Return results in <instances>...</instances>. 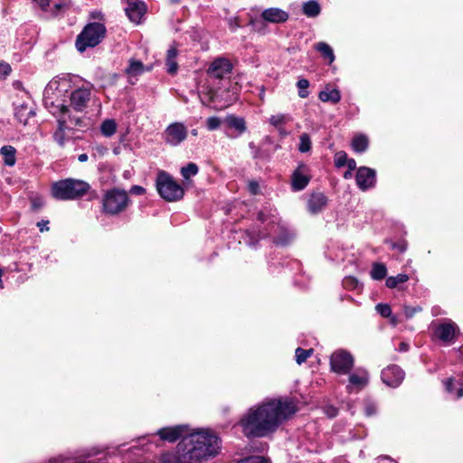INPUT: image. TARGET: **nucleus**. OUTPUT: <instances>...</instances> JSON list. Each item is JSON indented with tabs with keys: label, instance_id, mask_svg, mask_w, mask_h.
Returning a JSON list of instances; mask_svg holds the SVG:
<instances>
[{
	"label": "nucleus",
	"instance_id": "2",
	"mask_svg": "<svg viewBox=\"0 0 463 463\" xmlns=\"http://www.w3.org/2000/svg\"><path fill=\"white\" fill-rule=\"evenodd\" d=\"M221 449V439L213 431L200 429L184 437L173 451L161 457L162 463H203L216 456Z\"/></svg>",
	"mask_w": 463,
	"mask_h": 463
},
{
	"label": "nucleus",
	"instance_id": "19",
	"mask_svg": "<svg viewBox=\"0 0 463 463\" xmlns=\"http://www.w3.org/2000/svg\"><path fill=\"white\" fill-rule=\"evenodd\" d=\"M261 17L267 22L279 24L286 22L288 14L279 8H268L262 12Z\"/></svg>",
	"mask_w": 463,
	"mask_h": 463
},
{
	"label": "nucleus",
	"instance_id": "44",
	"mask_svg": "<svg viewBox=\"0 0 463 463\" xmlns=\"http://www.w3.org/2000/svg\"><path fill=\"white\" fill-rule=\"evenodd\" d=\"M343 285L347 289H354L358 286V280L354 277H345L343 279Z\"/></svg>",
	"mask_w": 463,
	"mask_h": 463
},
{
	"label": "nucleus",
	"instance_id": "42",
	"mask_svg": "<svg viewBox=\"0 0 463 463\" xmlns=\"http://www.w3.org/2000/svg\"><path fill=\"white\" fill-rule=\"evenodd\" d=\"M347 154L345 151H339L335 155V165L338 168L343 167L347 163Z\"/></svg>",
	"mask_w": 463,
	"mask_h": 463
},
{
	"label": "nucleus",
	"instance_id": "58",
	"mask_svg": "<svg viewBox=\"0 0 463 463\" xmlns=\"http://www.w3.org/2000/svg\"><path fill=\"white\" fill-rule=\"evenodd\" d=\"M48 223H49L48 222L42 221L37 223V226L40 228L41 232L48 231L49 230Z\"/></svg>",
	"mask_w": 463,
	"mask_h": 463
},
{
	"label": "nucleus",
	"instance_id": "54",
	"mask_svg": "<svg viewBox=\"0 0 463 463\" xmlns=\"http://www.w3.org/2000/svg\"><path fill=\"white\" fill-rule=\"evenodd\" d=\"M228 23H229V27L232 31H235L238 27H240V24L236 17L230 18Z\"/></svg>",
	"mask_w": 463,
	"mask_h": 463
},
{
	"label": "nucleus",
	"instance_id": "30",
	"mask_svg": "<svg viewBox=\"0 0 463 463\" xmlns=\"http://www.w3.org/2000/svg\"><path fill=\"white\" fill-rule=\"evenodd\" d=\"M292 118L288 114H277L272 115L269 122L270 125L274 126L277 128H281L285 124L291 121Z\"/></svg>",
	"mask_w": 463,
	"mask_h": 463
},
{
	"label": "nucleus",
	"instance_id": "1",
	"mask_svg": "<svg viewBox=\"0 0 463 463\" xmlns=\"http://www.w3.org/2000/svg\"><path fill=\"white\" fill-rule=\"evenodd\" d=\"M297 411L288 399H271L250 407L240 420L247 438H263L275 432L279 425Z\"/></svg>",
	"mask_w": 463,
	"mask_h": 463
},
{
	"label": "nucleus",
	"instance_id": "27",
	"mask_svg": "<svg viewBox=\"0 0 463 463\" xmlns=\"http://www.w3.org/2000/svg\"><path fill=\"white\" fill-rule=\"evenodd\" d=\"M369 140L364 135H356L352 140V148L357 153H363L368 148Z\"/></svg>",
	"mask_w": 463,
	"mask_h": 463
},
{
	"label": "nucleus",
	"instance_id": "11",
	"mask_svg": "<svg viewBox=\"0 0 463 463\" xmlns=\"http://www.w3.org/2000/svg\"><path fill=\"white\" fill-rule=\"evenodd\" d=\"M90 86L84 85L71 91L70 95L71 107L78 112L83 111L90 100Z\"/></svg>",
	"mask_w": 463,
	"mask_h": 463
},
{
	"label": "nucleus",
	"instance_id": "8",
	"mask_svg": "<svg viewBox=\"0 0 463 463\" xmlns=\"http://www.w3.org/2000/svg\"><path fill=\"white\" fill-rule=\"evenodd\" d=\"M129 202L126 191L117 188L109 190L102 199L103 212L109 215H118L128 208Z\"/></svg>",
	"mask_w": 463,
	"mask_h": 463
},
{
	"label": "nucleus",
	"instance_id": "43",
	"mask_svg": "<svg viewBox=\"0 0 463 463\" xmlns=\"http://www.w3.org/2000/svg\"><path fill=\"white\" fill-rule=\"evenodd\" d=\"M377 312L383 317H391L392 308L388 304H378L375 307Z\"/></svg>",
	"mask_w": 463,
	"mask_h": 463
},
{
	"label": "nucleus",
	"instance_id": "10",
	"mask_svg": "<svg viewBox=\"0 0 463 463\" xmlns=\"http://www.w3.org/2000/svg\"><path fill=\"white\" fill-rule=\"evenodd\" d=\"M187 136L188 130L184 124L175 122L166 127L163 133V139L166 144L176 146L184 141Z\"/></svg>",
	"mask_w": 463,
	"mask_h": 463
},
{
	"label": "nucleus",
	"instance_id": "12",
	"mask_svg": "<svg viewBox=\"0 0 463 463\" xmlns=\"http://www.w3.org/2000/svg\"><path fill=\"white\" fill-rule=\"evenodd\" d=\"M435 335L445 344H452L455 336L458 334V326L451 320L434 326Z\"/></svg>",
	"mask_w": 463,
	"mask_h": 463
},
{
	"label": "nucleus",
	"instance_id": "24",
	"mask_svg": "<svg viewBox=\"0 0 463 463\" xmlns=\"http://www.w3.org/2000/svg\"><path fill=\"white\" fill-rule=\"evenodd\" d=\"M178 52L176 47L171 46L166 53L165 65L167 66V72L175 74L177 71L178 65L176 62Z\"/></svg>",
	"mask_w": 463,
	"mask_h": 463
},
{
	"label": "nucleus",
	"instance_id": "51",
	"mask_svg": "<svg viewBox=\"0 0 463 463\" xmlns=\"http://www.w3.org/2000/svg\"><path fill=\"white\" fill-rule=\"evenodd\" d=\"M146 192V189L140 185H133L130 188V193L133 194L142 195Z\"/></svg>",
	"mask_w": 463,
	"mask_h": 463
},
{
	"label": "nucleus",
	"instance_id": "45",
	"mask_svg": "<svg viewBox=\"0 0 463 463\" xmlns=\"http://www.w3.org/2000/svg\"><path fill=\"white\" fill-rule=\"evenodd\" d=\"M238 463H268L267 459L260 456H251L241 459Z\"/></svg>",
	"mask_w": 463,
	"mask_h": 463
},
{
	"label": "nucleus",
	"instance_id": "3",
	"mask_svg": "<svg viewBox=\"0 0 463 463\" xmlns=\"http://www.w3.org/2000/svg\"><path fill=\"white\" fill-rule=\"evenodd\" d=\"M232 63L226 58L215 59L207 70V80L203 86L199 98L203 105L210 106L215 102L218 96V87H215V80H223L229 78L232 71Z\"/></svg>",
	"mask_w": 463,
	"mask_h": 463
},
{
	"label": "nucleus",
	"instance_id": "5",
	"mask_svg": "<svg viewBox=\"0 0 463 463\" xmlns=\"http://www.w3.org/2000/svg\"><path fill=\"white\" fill-rule=\"evenodd\" d=\"M90 188V184L83 180L67 178L52 184L51 194L57 200L69 201L82 197Z\"/></svg>",
	"mask_w": 463,
	"mask_h": 463
},
{
	"label": "nucleus",
	"instance_id": "40",
	"mask_svg": "<svg viewBox=\"0 0 463 463\" xmlns=\"http://www.w3.org/2000/svg\"><path fill=\"white\" fill-rule=\"evenodd\" d=\"M445 387L448 392L453 393L456 391V398H461L463 396V388H456L455 382L452 378L448 379L445 382Z\"/></svg>",
	"mask_w": 463,
	"mask_h": 463
},
{
	"label": "nucleus",
	"instance_id": "62",
	"mask_svg": "<svg viewBox=\"0 0 463 463\" xmlns=\"http://www.w3.org/2000/svg\"><path fill=\"white\" fill-rule=\"evenodd\" d=\"M259 97L260 99L263 101L264 100V97H265V88L264 86H261L260 89V94H259Z\"/></svg>",
	"mask_w": 463,
	"mask_h": 463
},
{
	"label": "nucleus",
	"instance_id": "32",
	"mask_svg": "<svg viewBox=\"0 0 463 463\" xmlns=\"http://www.w3.org/2000/svg\"><path fill=\"white\" fill-rule=\"evenodd\" d=\"M387 269L386 266L383 263H373L371 277L375 280H381L386 277Z\"/></svg>",
	"mask_w": 463,
	"mask_h": 463
},
{
	"label": "nucleus",
	"instance_id": "17",
	"mask_svg": "<svg viewBox=\"0 0 463 463\" xmlns=\"http://www.w3.org/2000/svg\"><path fill=\"white\" fill-rule=\"evenodd\" d=\"M308 168L300 165L292 175V188L295 191L303 190L309 183Z\"/></svg>",
	"mask_w": 463,
	"mask_h": 463
},
{
	"label": "nucleus",
	"instance_id": "53",
	"mask_svg": "<svg viewBox=\"0 0 463 463\" xmlns=\"http://www.w3.org/2000/svg\"><path fill=\"white\" fill-rule=\"evenodd\" d=\"M42 10H47L50 5V0H33Z\"/></svg>",
	"mask_w": 463,
	"mask_h": 463
},
{
	"label": "nucleus",
	"instance_id": "18",
	"mask_svg": "<svg viewBox=\"0 0 463 463\" xmlns=\"http://www.w3.org/2000/svg\"><path fill=\"white\" fill-rule=\"evenodd\" d=\"M185 425H177L174 427H165L157 430L156 434L162 440L175 442L183 436L186 430Z\"/></svg>",
	"mask_w": 463,
	"mask_h": 463
},
{
	"label": "nucleus",
	"instance_id": "61",
	"mask_svg": "<svg viewBox=\"0 0 463 463\" xmlns=\"http://www.w3.org/2000/svg\"><path fill=\"white\" fill-rule=\"evenodd\" d=\"M258 220L260 222H265L267 220L266 215L262 211L258 213Z\"/></svg>",
	"mask_w": 463,
	"mask_h": 463
},
{
	"label": "nucleus",
	"instance_id": "14",
	"mask_svg": "<svg viewBox=\"0 0 463 463\" xmlns=\"http://www.w3.org/2000/svg\"><path fill=\"white\" fill-rule=\"evenodd\" d=\"M404 372L398 365H389L382 371L383 382L390 387H398L404 379Z\"/></svg>",
	"mask_w": 463,
	"mask_h": 463
},
{
	"label": "nucleus",
	"instance_id": "20",
	"mask_svg": "<svg viewBox=\"0 0 463 463\" xmlns=\"http://www.w3.org/2000/svg\"><path fill=\"white\" fill-rule=\"evenodd\" d=\"M327 203L326 196L322 193H314L310 195L307 207L310 213H317L321 212Z\"/></svg>",
	"mask_w": 463,
	"mask_h": 463
},
{
	"label": "nucleus",
	"instance_id": "48",
	"mask_svg": "<svg viewBox=\"0 0 463 463\" xmlns=\"http://www.w3.org/2000/svg\"><path fill=\"white\" fill-rule=\"evenodd\" d=\"M11 72V66L3 61H0V76H7Z\"/></svg>",
	"mask_w": 463,
	"mask_h": 463
},
{
	"label": "nucleus",
	"instance_id": "16",
	"mask_svg": "<svg viewBox=\"0 0 463 463\" xmlns=\"http://www.w3.org/2000/svg\"><path fill=\"white\" fill-rule=\"evenodd\" d=\"M125 11L130 21L138 24L146 13V5L139 0H128Z\"/></svg>",
	"mask_w": 463,
	"mask_h": 463
},
{
	"label": "nucleus",
	"instance_id": "49",
	"mask_svg": "<svg viewBox=\"0 0 463 463\" xmlns=\"http://www.w3.org/2000/svg\"><path fill=\"white\" fill-rule=\"evenodd\" d=\"M53 7H54V11H53V13H54L55 14H59L60 12H61V11H63V10L67 9V8L69 7V5H68L66 2H61V3L55 4V5H53Z\"/></svg>",
	"mask_w": 463,
	"mask_h": 463
},
{
	"label": "nucleus",
	"instance_id": "35",
	"mask_svg": "<svg viewBox=\"0 0 463 463\" xmlns=\"http://www.w3.org/2000/svg\"><path fill=\"white\" fill-rule=\"evenodd\" d=\"M293 238H294L293 232L287 231V230H282L281 234L279 236L274 238L273 241H274V243H276L278 245L284 246V245L288 244L292 241Z\"/></svg>",
	"mask_w": 463,
	"mask_h": 463
},
{
	"label": "nucleus",
	"instance_id": "60",
	"mask_svg": "<svg viewBox=\"0 0 463 463\" xmlns=\"http://www.w3.org/2000/svg\"><path fill=\"white\" fill-rule=\"evenodd\" d=\"M88 155L87 154H80L78 157V160L81 163H84L88 160Z\"/></svg>",
	"mask_w": 463,
	"mask_h": 463
},
{
	"label": "nucleus",
	"instance_id": "41",
	"mask_svg": "<svg viewBox=\"0 0 463 463\" xmlns=\"http://www.w3.org/2000/svg\"><path fill=\"white\" fill-rule=\"evenodd\" d=\"M222 122L223 121L219 117L213 116L206 119L205 124L209 131H213L218 129Z\"/></svg>",
	"mask_w": 463,
	"mask_h": 463
},
{
	"label": "nucleus",
	"instance_id": "34",
	"mask_svg": "<svg viewBox=\"0 0 463 463\" xmlns=\"http://www.w3.org/2000/svg\"><path fill=\"white\" fill-rule=\"evenodd\" d=\"M100 130L105 137H111L117 130L116 122L112 119H106L101 124Z\"/></svg>",
	"mask_w": 463,
	"mask_h": 463
},
{
	"label": "nucleus",
	"instance_id": "52",
	"mask_svg": "<svg viewBox=\"0 0 463 463\" xmlns=\"http://www.w3.org/2000/svg\"><path fill=\"white\" fill-rule=\"evenodd\" d=\"M392 249L398 250L400 252H404L407 249V244L404 241L392 243Z\"/></svg>",
	"mask_w": 463,
	"mask_h": 463
},
{
	"label": "nucleus",
	"instance_id": "4",
	"mask_svg": "<svg viewBox=\"0 0 463 463\" xmlns=\"http://www.w3.org/2000/svg\"><path fill=\"white\" fill-rule=\"evenodd\" d=\"M61 90H58V82L51 81L45 88L43 92V103L45 108L54 117L59 118L68 117L70 123L72 126H80L81 119L79 117L73 116L68 106L64 105L61 100L56 99Z\"/></svg>",
	"mask_w": 463,
	"mask_h": 463
},
{
	"label": "nucleus",
	"instance_id": "37",
	"mask_svg": "<svg viewBox=\"0 0 463 463\" xmlns=\"http://www.w3.org/2000/svg\"><path fill=\"white\" fill-rule=\"evenodd\" d=\"M313 349L312 348H309V349H303L301 347H298L295 351V354H296V362L298 364H301L303 363H305L307 361V359L308 357L311 356V354H313Z\"/></svg>",
	"mask_w": 463,
	"mask_h": 463
},
{
	"label": "nucleus",
	"instance_id": "50",
	"mask_svg": "<svg viewBox=\"0 0 463 463\" xmlns=\"http://www.w3.org/2000/svg\"><path fill=\"white\" fill-rule=\"evenodd\" d=\"M248 187H249L250 192L252 194H257L259 193L260 186H259L258 182H256V181H250L249 184H248Z\"/></svg>",
	"mask_w": 463,
	"mask_h": 463
},
{
	"label": "nucleus",
	"instance_id": "15",
	"mask_svg": "<svg viewBox=\"0 0 463 463\" xmlns=\"http://www.w3.org/2000/svg\"><path fill=\"white\" fill-rule=\"evenodd\" d=\"M355 179L359 189L366 191L375 185L376 172L370 167L361 166L357 169Z\"/></svg>",
	"mask_w": 463,
	"mask_h": 463
},
{
	"label": "nucleus",
	"instance_id": "26",
	"mask_svg": "<svg viewBox=\"0 0 463 463\" xmlns=\"http://www.w3.org/2000/svg\"><path fill=\"white\" fill-rule=\"evenodd\" d=\"M318 98L323 102L337 103L341 99L340 91L336 89L325 90L319 92Z\"/></svg>",
	"mask_w": 463,
	"mask_h": 463
},
{
	"label": "nucleus",
	"instance_id": "38",
	"mask_svg": "<svg viewBox=\"0 0 463 463\" xmlns=\"http://www.w3.org/2000/svg\"><path fill=\"white\" fill-rule=\"evenodd\" d=\"M312 143L308 134L302 133L299 137L298 150L301 153H307L311 149Z\"/></svg>",
	"mask_w": 463,
	"mask_h": 463
},
{
	"label": "nucleus",
	"instance_id": "7",
	"mask_svg": "<svg viewBox=\"0 0 463 463\" xmlns=\"http://www.w3.org/2000/svg\"><path fill=\"white\" fill-rule=\"evenodd\" d=\"M106 33L105 26L100 23H91L86 25L83 31L76 39V48L83 52L87 48L95 47L104 38Z\"/></svg>",
	"mask_w": 463,
	"mask_h": 463
},
{
	"label": "nucleus",
	"instance_id": "22",
	"mask_svg": "<svg viewBox=\"0 0 463 463\" xmlns=\"http://www.w3.org/2000/svg\"><path fill=\"white\" fill-rule=\"evenodd\" d=\"M223 122L231 128L237 131L238 135L244 133L247 129L246 122L243 118L235 115L227 116Z\"/></svg>",
	"mask_w": 463,
	"mask_h": 463
},
{
	"label": "nucleus",
	"instance_id": "57",
	"mask_svg": "<svg viewBox=\"0 0 463 463\" xmlns=\"http://www.w3.org/2000/svg\"><path fill=\"white\" fill-rule=\"evenodd\" d=\"M67 459V457L60 455L56 458H53L50 460V463H62Z\"/></svg>",
	"mask_w": 463,
	"mask_h": 463
},
{
	"label": "nucleus",
	"instance_id": "33",
	"mask_svg": "<svg viewBox=\"0 0 463 463\" xmlns=\"http://www.w3.org/2000/svg\"><path fill=\"white\" fill-rule=\"evenodd\" d=\"M408 280L409 276L407 274H398L397 276L387 278L385 284L389 288H395L399 284L405 283Z\"/></svg>",
	"mask_w": 463,
	"mask_h": 463
},
{
	"label": "nucleus",
	"instance_id": "21",
	"mask_svg": "<svg viewBox=\"0 0 463 463\" xmlns=\"http://www.w3.org/2000/svg\"><path fill=\"white\" fill-rule=\"evenodd\" d=\"M57 122L58 128L53 133V139L59 146H63L65 144V129L73 128L74 126L70 123L68 117L59 118Z\"/></svg>",
	"mask_w": 463,
	"mask_h": 463
},
{
	"label": "nucleus",
	"instance_id": "46",
	"mask_svg": "<svg viewBox=\"0 0 463 463\" xmlns=\"http://www.w3.org/2000/svg\"><path fill=\"white\" fill-rule=\"evenodd\" d=\"M377 408L373 402H366L364 405V413L366 416H373L376 413Z\"/></svg>",
	"mask_w": 463,
	"mask_h": 463
},
{
	"label": "nucleus",
	"instance_id": "28",
	"mask_svg": "<svg viewBox=\"0 0 463 463\" xmlns=\"http://www.w3.org/2000/svg\"><path fill=\"white\" fill-rule=\"evenodd\" d=\"M315 49L321 53L322 57L328 60L329 63H332L335 60V54L333 49L324 42H319L315 45Z\"/></svg>",
	"mask_w": 463,
	"mask_h": 463
},
{
	"label": "nucleus",
	"instance_id": "36",
	"mask_svg": "<svg viewBox=\"0 0 463 463\" xmlns=\"http://www.w3.org/2000/svg\"><path fill=\"white\" fill-rule=\"evenodd\" d=\"M199 168L196 164L189 163L181 168V175L184 179H189L197 175Z\"/></svg>",
	"mask_w": 463,
	"mask_h": 463
},
{
	"label": "nucleus",
	"instance_id": "13",
	"mask_svg": "<svg viewBox=\"0 0 463 463\" xmlns=\"http://www.w3.org/2000/svg\"><path fill=\"white\" fill-rule=\"evenodd\" d=\"M348 374V384L346 386L348 392L361 391L369 383V373L364 368H356L353 373L350 372Z\"/></svg>",
	"mask_w": 463,
	"mask_h": 463
},
{
	"label": "nucleus",
	"instance_id": "23",
	"mask_svg": "<svg viewBox=\"0 0 463 463\" xmlns=\"http://www.w3.org/2000/svg\"><path fill=\"white\" fill-rule=\"evenodd\" d=\"M0 155L6 166H14L16 163V149L13 146H3L0 148Z\"/></svg>",
	"mask_w": 463,
	"mask_h": 463
},
{
	"label": "nucleus",
	"instance_id": "9",
	"mask_svg": "<svg viewBox=\"0 0 463 463\" xmlns=\"http://www.w3.org/2000/svg\"><path fill=\"white\" fill-rule=\"evenodd\" d=\"M354 364V356L344 349L335 351L330 356L331 370L338 374H348Z\"/></svg>",
	"mask_w": 463,
	"mask_h": 463
},
{
	"label": "nucleus",
	"instance_id": "39",
	"mask_svg": "<svg viewBox=\"0 0 463 463\" xmlns=\"http://www.w3.org/2000/svg\"><path fill=\"white\" fill-rule=\"evenodd\" d=\"M297 87L298 89V96L302 99H306L309 95L308 87L309 81L307 79H299L297 82Z\"/></svg>",
	"mask_w": 463,
	"mask_h": 463
},
{
	"label": "nucleus",
	"instance_id": "47",
	"mask_svg": "<svg viewBox=\"0 0 463 463\" xmlns=\"http://www.w3.org/2000/svg\"><path fill=\"white\" fill-rule=\"evenodd\" d=\"M420 310V307H404L403 314H404V317L407 319H409V318H411Z\"/></svg>",
	"mask_w": 463,
	"mask_h": 463
},
{
	"label": "nucleus",
	"instance_id": "25",
	"mask_svg": "<svg viewBox=\"0 0 463 463\" xmlns=\"http://www.w3.org/2000/svg\"><path fill=\"white\" fill-rule=\"evenodd\" d=\"M35 116V111L33 108L23 104L15 109V118L24 125L28 123L31 117Z\"/></svg>",
	"mask_w": 463,
	"mask_h": 463
},
{
	"label": "nucleus",
	"instance_id": "64",
	"mask_svg": "<svg viewBox=\"0 0 463 463\" xmlns=\"http://www.w3.org/2000/svg\"><path fill=\"white\" fill-rule=\"evenodd\" d=\"M254 157L257 158V157H261V154L259 150H257L255 153H254Z\"/></svg>",
	"mask_w": 463,
	"mask_h": 463
},
{
	"label": "nucleus",
	"instance_id": "29",
	"mask_svg": "<svg viewBox=\"0 0 463 463\" xmlns=\"http://www.w3.org/2000/svg\"><path fill=\"white\" fill-rule=\"evenodd\" d=\"M320 11V5L317 1H309L303 5V13L308 17L317 16Z\"/></svg>",
	"mask_w": 463,
	"mask_h": 463
},
{
	"label": "nucleus",
	"instance_id": "6",
	"mask_svg": "<svg viewBox=\"0 0 463 463\" xmlns=\"http://www.w3.org/2000/svg\"><path fill=\"white\" fill-rule=\"evenodd\" d=\"M156 186L160 196L167 202H176L184 195V189L165 171H159Z\"/></svg>",
	"mask_w": 463,
	"mask_h": 463
},
{
	"label": "nucleus",
	"instance_id": "56",
	"mask_svg": "<svg viewBox=\"0 0 463 463\" xmlns=\"http://www.w3.org/2000/svg\"><path fill=\"white\" fill-rule=\"evenodd\" d=\"M345 165H347L349 170L353 171L356 168V162L354 158H348Z\"/></svg>",
	"mask_w": 463,
	"mask_h": 463
},
{
	"label": "nucleus",
	"instance_id": "63",
	"mask_svg": "<svg viewBox=\"0 0 463 463\" xmlns=\"http://www.w3.org/2000/svg\"><path fill=\"white\" fill-rule=\"evenodd\" d=\"M343 176H344V178H345V179H349V178H351V177H352V170H349V169H348L347 171H345V172L344 173V175H343Z\"/></svg>",
	"mask_w": 463,
	"mask_h": 463
},
{
	"label": "nucleus",
	"instance_id": "31",
	"mask_svg": "<svg viewBox=\"0 0 463 463\" xmlns=\"http://www.w3.org/2000/svg\"><path fill=\"white\" fill-rule=\"evenodd\" d=\"M144 71V64L140 61L130 60L129 65L126 69L127 74L129 76H137Z\"/></svg>",
	"mask_w": 463,
	"mask_h": 463
},
{
	"label": "nucleus",
	"instance_id": "59",
	"mask_svg": "<svg viewBox=\"0 0 463 463\" xmlns=\"http://www.w3.org/2000/svg\"><path fill=\"white\" fill-rule=\"evenodd\" d=\"M409 347H410V345H409L407 343H405V342H402V343H400V345H399V348H398V350H399L400 352H407V351L409 350Z\"/></svg>",
	"mask_w": 463,
	"mask_h": 463
},
{
	"label": "nucleus",
	"instance_id": "55",
	"mask_svg": "<svg viewBox=\"0 0 463 463\" xmlns=\"http://www.w3.org/2000/svg\"><path fill=\"white\" fill-rule=\"evenodd\" d=\"M43 205V202L39 197H34L32 199V206L33 209H39Z\"/></svg>",
	"mask_w": 463,
	"mask_h": 463
}]
</instances>
